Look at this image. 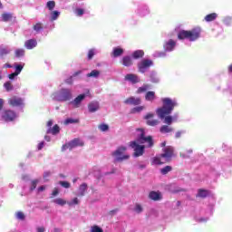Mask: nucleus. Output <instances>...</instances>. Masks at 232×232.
Instances as JSON below:
<instances>
[{
  "instance_id": "f257e3e1",
  "label": "nucleus",
  "mask_w": 232,
  "mask_h": 232,
  "mask_svg": "<svg viewBox=\"0 0 232 232\" xmlns=\"http://www.w3.org/2000/svg\"><path fill=\"white\" fill-rule=\"evenodd\" d=\"M162 107L157 110L158 116L161 120L164 119V124L171 126V124L173 123V117L168 115H169L173 111L175 106H177V102L169 98H164L162 99Z\"/></svg>"
},
{
  "instance_id": "f03ea898",
  "label": "nucleus",
  "mask_w": 232,
  "mask_h": 232,
  "mask_svg": "<svg viewBox=\"0 0 232 232\" xmlns=\"http://www.w3.org/2000/svg\"><path fill=\"white\" fill-rule=\"evenodd\" d=\"M200 34H202V29L200 27H194L191 30L186 31L181 30L178 33V39L179 41H184V39H188L191 43L200 39Z\"/></svg>"
},
{
  "instance_id": "7ed1b4c3",
  "label": "nucleus",
  "mask_w": 232,
  "mask_h": 232,
  "mask_svg": "<svg viewBox=\"0 0 232 232\" xmlns=\"http://www.w3.org/2000/svg\"><path fill=\"white\" fill-rule=\"evenodd\" d=\"M127 148L124 146L119 147L115 151L112 152V157H114L115 162H122L124 160H128L130 159V155L124 154L126 152Z\"/></svg>"
},
{
  "instance_id": "20e7f679",
  "label": "nucleus",
  "mask_w": 232,
  "mask_h": 232,
  "mask_svg": "<svg viewBox=\"0 0 232 232\" xmlns=\"http://www.w3.org/2000/svg\"><path fill=\"white\" fill-rule=\"evenodd\" d=\"M175 157V148L172 146H167L163 149V153L160 154V158L164 159L165 162H171V159Z\"/></svg>"
},
{
  "instance_id": "39448f33",
  "label": "nucleus",
  "mask_w": 232,
  "mask_h": 232,
  "mask_svg": "<svg viewBox=\"0 0 232 232\" xmlns=\"http://www.w3.org/2000/svg\"><path fill=\"white\" fill-rule=\"evenodd\" d=\"M153 66V61L150 59H143L138 63V72L140 73H146L150 68Z\"/></svg>"
},
{
  "instance_id": "423d86ee",
  "label": "nucleus",
  "mask_w": 232,
  "mask_h": 232,
  "mask_svg": "<svg viewBox=\"0 0 232 232\" xmlns=\"http://www.w3.org/2000/svg\"><path fill=\"white\" fill-rule=\"evenodd\" d=\"M138 131H140V137L138 139V142L140 144H145L147 142L148 148H152L153 146V138L151 136H144V130L142 129H138Z\"/></svg>"
},
{
  "instance_id": "0eeeda50",
  "label": "nucleus",
  "mask_w": 232,
  "mask_h": 232,
  "mask_svg": "<svg viewBox=\"0 0 232 232\" xmlns=\"http://www.w3.org/2000/svg\"><path fill=\"white\" fill-rule=\"evenodd\" d=\"M79 146H84V142H82L80 139L75 138L74 140L63 145L62 147V151H66V150H73V148H77Z\"/></svg>"
},
{
  "instance_id": "6e6552de",
  "label": "nucleus",
  "mask_w": 232,
  "mask_h": 232,
  "mask_svg": "<svg viewBox=\"0 0 232 232\" xmlns=\"http://www.w3.org/2000/svg\"><path fill=\"white\" fill-rule=\"evenodd\" d=\"M16 118H17V114L15 113V111H14L12 110H5L2 113V119L5 122H12V121H15Z\"/></svg>"
},
{
  "instance_id": "1a4fd4ad",
  "label": "nucleus",
  "mask_w": 232,
  "mask_h": 232,
  "mask_svg": "<svg viewBox=\"0 0 232 232\" xmlns=\"http://www.w3.org/2000/svg\"><path fill=\"white\" fill-rule=\"evenodd\" d=\"M72 99V91L70 89H61L58 94V101L65 102L66 101H70Z\"/></svg>"
},
{
  "instance_id": "9d476101",
  "label": "nucleus",
  "mask_w": 232,
  "mask_h": 232,
  "mask_svg": "<svg viewBox=\"0 0 232 232\" xmlns=\"http://www.w3.org/2000/svg\"><path fill=\"white\" fill-rule=\"evenodd\" d=\"M130 146L134 150V157H141V155H144V146L137 144L136 140L130 141Z\"/></svg>"
},
{
  "instance_id": "9b49d317",
  "label": "nucleus",
  "mask_w": 232,
  "mask_h": 232,
  "mask_svg": "<svg viewBox=\"0 0 232 232\" xmlns=\"http://www.w3.org/2000/svg\"><path fill=\"white\" fill-rule=\"evenodd\" d=\"M8 104L13 108H17L18 106H23V100L17 96H13L8 99Z\"/></svg>"
},
{
  "instance_id": "f8f14e48",
  "label": "nucleus",
  "mask_w": 232,
  "mask_h": 232,
  "mask_svg": "<svg viewBox=\"0 0 232 232\" xmlns=\"http://www.w3.org/2000/svg\"><path fill=\"white\" fill-rule=\"evenodd\" d=\"M176 46H177V42L173 39H170L168 42H165L163 48L165 52H173Z\"/></svg>"
},
{
  "instance_id": "ddd939ff",
  "label": "nucleus",
  "mask_w": 232,
  "mask_h": 232,
  "mask_svg": "<svg viewBox=\"0 0 232 232\" xmlns=\"http://www.w3.org/2000/svg\"><path fill=\"white\" fill-rule=\"evenodd\" d=\"M149 198L154 202L162 200V193L160 191L152 190L149 193Z\"/></svg>"
},
{
  "instance_id": "4468645a",
  "label": "nucleus",
  "mask_w": 232,
  "mask_h": 232,
  "mask_svg": "<svg viewBox=\"0 0 232 232\" xmlns=\"http://www.w3.org/2000/svg\"><path fill=\"white\" fill-rule=\"evenodd\" d=\"M142 102L140 98L130 96L124 101V104H130L132 106H139Z\"/></svg>"
},
{
  "instance_id": "2eb2a0df",
  "label": "nucleus",
  "mask_w": 232,
  "mask_h": 232,
  "mask_svg": "<svg viewBox=\"0 0 232 232\" xmlns=\"http://www.w3.org/2000/svg\"><path fill=\"white\" fill-rule=\"evenodd\" d=\"M85 98L86 94H80L74 99V101L71 102V104H72L74 108H79V106H81V102H82Z\"/></svg>"
},
{
  "instance_id": "dca6fc26",
  "label": "nucleus",
  "mask_w": 232,
  "mask_h": 232,
  "mask_svg": "<svg viewBox=\"0 0 232 232\" xmlns=\"http://www.w3.org/2000/svg\"><path fill=\"white\" fill-rule=\"evenodd\" d=\"M125 81H129L130 82H132V84H137V82H140V80H139V76L133 73H129L125 75Z\"/></svg>"
},
{
  "instance_id": "f3484780",
  "label": "nucleus",
  "mask_w": 232,
  "mask_h": 232,
  "mask_svg": "<svg viewBox=\"0 0 232 232\" xmlns=\"http://www.w3.org/2000/svg\"><path fill=\"white\" fill-rule=\"evenodd\" d=\"M145 119L147 121L148 126H157V124H159V120H150L153 119V113H148L145 116Z\"/></svg>"
},
{
  "instance_id": "a211bd4d",
  "label": "nucleus",
  "mask_w": 232,
  "mask_h": 232,
  "mask_svg": "<svg viewBox=\"0 0 232 232\" xmlns=\"http://www.w3.org/2000/svg\"><path fill=\"white\" fill-rule=\"evenodd\" d=\"M24 46L27 50H33V48H35L37 46V40L35 39H30L25 41Z\"/></svg>"
},
{
  "instance_id": "6ab92c4d",
  "label": "nucleus",
  "mask_w": 232,
  "mask_h": 232,
  "mask_svg": "<svg viewBox=\"0 0 232 232\" xmlns=\"http://www.w3.org/2000/svg\"><path fill=\"white\" fill-rule=\"evenodd\" d=\"M99 108H100L99 102H92L88 104V110L90 113H95V111H98Z\"/></svg>"
},
{
  "instance_id": "aec40b11",
  "label": "nucleus",
  "mask_w": 232,
  "mask_h": 232,
  "mask_svg": "<svg viewBox=\"0 0 232 232\" xmlns=\"http://www.w3.org/2000/svg\"><path fill=\"white\" fill-rule=\"evenodd\" d=\"M124 53V49L121 47H114L111 53V57H121Z\"/></svg>"
},
{
  "instance_id": "412c9836",
  "label": "nucleus",
  "mask_w": 232,
  "mask_h": 232,
  "mask_svg": "<svg viewBox=\"0 0 232 232\" xmlns=\"http://www.w3.org/2000/svg\"><path fill=\"white\" fill-rule=\"evenodd\" d=\"M121 64H123V66H132L133 65V60L131 59L130 56H124L121 60Z\"/></svg>"
},
{
  "instance_id": "4be33fe9",
  "label": "nucleus",
  "mask_w": 232,
  "mask_h": 232,
  "mask_svg": "<svg viewBox=\"0 0 232 232\" xmlns=\"http://www.w3.org/2000/svg\"><path fill=\"white\" fill-rule=\"evenodd\" d=\"M156 96H155V92L153 91H149L145 94V101H148L150 102H153L155 101Z\"/></svg>"
},
{
  "instance_id": "5701e85b",
  "label": "nucleus",
  "mask_w": 232,
  "mask_h": 232,
  "mask_svg": "<svg viewBox=\"0 0 232 232\" xmlns=\"http://www.w3.org/2000/svg\"><path fill=\"white\" fill-rule=\"evenodd\" d=\"M61 132L59 125L55 124L53 128H49L46 133H52V135H57Z\"/></svg>"
},
{
  "instance_id": "b1692460",
  "label": "nucleus",
  "mask_w": 232,
  "mask_h": 232,
  "mask_svg": "<svg viewBox=\"0 0 232 232\" xmlns=\"http://www.w3.org/2000/svg\"><path fill=\"white\" fill-rule=\"evenodd\" d=\"M88 189V185L83 183L79 188V194L78 197H84L86 195V190Z\"/></svg>"
},
{
  "instance_id": "393cba45",
  "label": "nucleus",
  "mask_w": 232,
  "mask_h": 232,
  "mask_svg": "<svg viewBox=\"0 0 232 232\" xmlns=\"http://www.w3.org/2000/svg\"><path fill=\"white\" fill-rule=\"evenodd\" d=\"M33 30H34L36 34H39V32H43V30H44V24H43L41 22H38L33 25Z\"/></svg>"
},
{
  "instance_id": "a878e982",
  "label": "nucleus",
  "mask_w": 232,
  "mask_h": 232,
  "mask_svg": "<svg viewBox=\"0 0 232 232\" xmlns=\"http://www.w3.org/2000/svg\"><path fill=\"white\" fill-rule=\"evenodd\" d=\"M217 17H218V14H217V13H211L205 16V21L207 23H211V21H215Z\"/></svg>"
},
{
  "instance_id": "bb28decb",
  "label": "nucleus",
  "mask_w": 232,
  "mask_h": 232,
  "mask_svg": "<svg viewBox=\"0 0 232 232\" xmlns=\"http://www.w3.org/2000/svg\"><path fill=\"white\" fill-rule=\"evenodd\" d=\"M209 195V190H206L203 188H199L198 190L197 197H199L200 198H206Z\"/></svg>"
},
{
  "instance_id": "cd10ccee",
  "label": "nucleus",
  "mask_w": 232,
  "mask_h": 232,
  "mask_svg": "<svg viewBox=\"0 0 232 232\" xmlns=\"http://www.w3.org/2000/svg\"><path fill=\"white\" fill-rule=\"evenodd\" d=\"M142 57H144V51L142 50H137L132 53L133 59H142Z\"/></svg>"
},
{
  "instance_id": "c85d7f7f",
  "label": "nucleus",
  "mask_w": 232,
  "mask_h": 232,
  "mask_svg": "<svg viewBox=\"0 0 232 232\" xmlns=\"http://www.w3.org/2000/svg\"><path fill=\"white\" fill-rule=\"evenodd\" d=\"M13 18L14 14L11 13H4L2 14V21H4V23H8V21H12Z\"/></svg>"
},
{
  "instance_id": "c756f323",
  "label": "nucleus",
  "mask_w": 232,
  "mask_h": 232,
  "mask_svg": "<svg viewBox=\"0 0 232 232\" xmlns=\"http://www.w3.org/2000/svg\"><path fill=\"white\" fill-rule=\"evenodd\" d=\"M160 133H171V131H173V128L169 125H163L160 128Z\"/></svg>"
},
{
  "instance_id": "7c9ffc66",
  "label": "nucleus",
  "mask_w": 232,
  "mask_h": 232,
  "mask_svg": "<svg viewBox=\"0 0 232 232\" xmlns=\"http://www.w3.org/2000/svg\"><path fill=\"white\" fill-rule=\"evenodd\" d=\"M150 88H151L150 84H143L141 87H140L137 90L136 93H138V94L144 93V92H148V90H150Z\"/></svg>"
},
{
  "instance_id": "2f4dec72",
  "label": "nucleus",
  "mask_w": 232,
  "mask_h": 232,
  "mask_svg": "<svg viewBox=\"0 0 232 232\" xmlns=\"http://www.w3.org/2000/svg\"><path fill=\"white\" fill-rule=\"evenodd\" d=\"M172 170H173V167L167 165L160 169V173L161 175H168V173H169V171H172Z\"/></svg>"
},
{
  "instance_id": "473e14b6",
  "label": "nucleus",
  "mask_w": 232,
  "mask_h": 232,
  "mask_svg": "<svg viewBox=\"0 0 232 232\" xmlns=\"http://www.w3.org/2000/svg\"><path fill=\"white\" fill-rule=\"evenodd\" d=\"M53 203L57 204L58 206H66V204H68V201L61 198H58L56 199H53Z\"/></svg>"
},
{
  "instance_id": "72a5a7b5",
  "label": "nucleus",
  "mask_w": 232,
  "mask_h": 232,
  "mask_svg": "<svg viewBox=\"0 0 232 232\" xmlns=\"http://www.w3.org/2000/svg\"><path fill=\"white\" fill-rule=\"evenodd\" d=\"M101 75V72L98 70H92L90 73H87V77H93L97 79Z\"/></svg>"
},
{
  "instance_id": "f704fd0d",
  "label": "nucleus",
  "mask_w": 232,
  "mask_h": 232,
  "mask_svg": "<svg viewBox=\"0 0 232 232\" xmlns=\"http://www.w3.org/2000/svg\"><path fill=\"white\" fill-rule=\"evenodd\" d=\"M165 161H162L160 156V157H154L152 160V164H156L157 166H160L164 164Z\"/></svg>"
},
{
  "instance_id": "c9c22d12",
  "label": "nucleus",
  "mask_w": 232,
  "mask_h": 232,
  "mask_svg": "<svg viewBox=\"0 0 232 232\" xmlns=\"http://www.w3.org/2000/svg\"><path fill=\"white\" fill-rule=\"evenodd\" d=\"M79 123V120H75V119H72V118H68L64 121V124L65 125H68V124H77Z\"/></svg>"
},
{
  "instance_id": "e433bc0d",
  "label": "nucleus",
  "mask_w": 232,
  "mask_h": 232,
  "mask_svg": "<svg viewBox=\"0 0 232 232\" xmlns=\"http://www.w3.org/2000/svg\"><path fill=\"white\" fill-rule=\"evenodd\" d=\"M15 57H24V49H16L14 52Z\"/></svg>"
},
{
  "instance_id": "4c0bfd02",
  "label": "nucleus",
  "mask_w": 232,
  "mask_h": 232,
  "mask_svg": "<svg viewBox=\"0 0 232 232\" xmlns=\"http://www.w3.org/2000/svg\"><path fill=\"white\" fill-rule=\"evenodd\" d=\"M60 14L61 13H59L58 11H53L51 13V21H56V19H58Z\"/></svg>"
},
{
  "instance_id": "58836bf2",
  "label": "nucleus",
  "mask_w": 232,
  "mask_h": 232,
  "mask_svg": "<svg viewBox=\"0 0 232 232\" xmlns=\"http://www.w3.org/2000/svg\"><path fill=\"white\" fill-rule=\"evenodd\" d=\"M4 87L5 88L6 92H12V90H14V85L10 82H6L4 84Z\"/></svg>"
},
{
  "instance_id": "ea45409f",
  "label": "nucleus",
  "mask_w": 232,
  "mask_h": 232,
  "mask_svg": "<svg viewBox=\"0 0 232 232\" xmlns=\"http://www.w3.org/2000/svg\"><path fill=\"white\" fill-rule=\"evenodd\" d=\"M98 128L101 131H108V130H110V126H108V124L105 123L100 124Z\"/></svg>"
},
{
  "instance_id": "a19ab883",
  "label": "nucleus",
  "mask_w": 232,
  "mask_h": 232,
  "mask_svg": "<svg viewBox=\"0 0 232 232\" xmlns=\"http://www.w3.org/2000/svg\"><path fill=\"white\" fill-rule=\"evenodd\" d=\"M48 10L52 11L55 8V1H48L46 4Z\"/></svg>"
},
{
  "instance_id": "79ce46f5",
  "label": "nucleus",
  "mask_w": 232,
  "mask_h": 232,
  "mask_svg": "<svg viewBox=\"0 0 232 232\" xmlns=\"http://www.w3.org/2000/svg\"><path fill=\"white\" fill-rule=\"evenodd\" d=\"M144 108V106L134 107L133 109H131V113H140V111H142Z\"/></svg>"
},
{
  "instance_id": "37998d69",
  "label": "nucleus",
  "mask_w": 232,
  "mask_h": 232,
  "mask_svg": "<svg viewBox=\"0 0 232 232\" xmlns=\"http://www.w3.org/2000/svg\"><path fill=\"white\" fill-rule=\"evenodd\" d=\"M37 184H39V180L38 179H34L33 181H31L30 190L34 191V189H35V188H37Z\"/></svg>"
},
{
  "instance_id": "c03bdc74",
  "label": "nucleus",
  "mask_w": 232,
  "mask_h": 232,
  "mask_svg": "<svg viewBox=\"0 0 232 232\" xmlns=\"http://www.w3.org/2000/svg\"><path fill=\"white\" fill-rule=\"evenodd\" d=\"M94 55H95V50L90 49L87 54L88 60L92 61Z\"/></svg>"
},
{
  "instance_id": "a18cd8bd",
  "label": "nucleus",
  "mask_w": 232,
  "mask_h": 232,
  "mask_svg": "<svg viewBox=\"0 0 232 232\" xmlns=\"http://www.w3.org/2000/svg\"><path fill=\"white\" fill-rule=\"evenodd\" d=\"M16 218H18V220H24L26 217L24 216V213H23L22 211H18L16 212Z\"/></svg>"
},
{
  "instance_id": "49530a36",
  "label": "nucleus",
  "mask_w": 232,
  "mask_h": 232,
  "mask_svg": "<svg viewBox=\"0 0 232 232\" xmlns=\"http://www.w3.org/2000/svg\"><path fill=\"white\" fill-rule=\"evenodd\" d=\"M59 184L63 188H65V189H68L71 187L70 182H68V181H59Z\"/></svg>"
},
{
  "instance_id": "de8ad7c7",
  "label": "nucleus",
  "mask_w": 232,
  "mask_h": 232,
  "mask_svg": "<svg viewBox=\"0 0 232 232\" xmlns=\"http://www.w3.org/2000/svg\"><path fill=\"white\" fill-rule=\"evenodd\" d=\"M68 206H77L79 204V198H74L72 201L67 202Z\"/></svg>"
},
{
  "instance_id": "09e8293b",
  "label": "nucleus",
  "mask_w": 232,
  "mask_h": 232,
  "mask_svg": "<svg viewBox=\"0 0 232 232\" xmlns=\"http://www.w3.org/2000/svg\"><path fill=\"white\" fill-rule=\"evenodd\" d=\"M91 232H104V230H102L99 226H93Z\"/></svg>"
},
{
  "instance_id": "8fccbe9b",
  "label": "nucleus",
  "mask_w": 232,
  "mask_h": 232,
  "mask_svg": "<svg viewBox=\"0 0 232 232\" xmlns=\"http://www.w3.org/2000/svg\"><path fill=\"white\" fill-rule=\"evenodd\" d=\"M14 68H15L14 72H16L18 75H19V73H21V72H23V65H21V64L15 65Z\"/></svg>"
},
{
  "instance_id": "3c124183",
  "label": "nucleus",
  "mask_w": 232,
  "mask_h": 232,
  "mask_svg": "<svg viewBox=\"0 0 232 232\" xmlns=\"http://www.w3.org/2000/svg\"><path fill=\"white\" fill-rule=\"evenodd\" d=\"M75 14L76 15L81 17V15H84V9L77 8L75 9Z\"/></svg>"
},
{
  "instance_id": "603ef678",
  "label": "nucleus",
  "mask_w": 232,
  "mask_h": 232,
  "mask_svg": "<svg viewBox=\"0 0 232 232\" xmlns=\"http://www.w3.org/2000/svg\"><path fill=\"white\" fill-rule=\"evenodd\" d=\"M10 53V51L6 48L0 49V55L3 57V55H8Z\"/></svg>"
},
{
  "instance_id": "864d4df0",
  "label": "nucleus",
  "mask_w": 232,
  "mask_h": 232,
  "mask_svg": "<svg viewBox=\"0 0 232 232\" xmlns=\"http://www.w3.org/2000/svg\"><path fill=\"white\" fill-rule=\"evenodd\" d=\"M184 133H186V131H184V130L177 131L175 134L176 139H180L182 137V135H184Z\"/></svg>"
},
{
  "instance_id": "5fc2aeb1",
  "label": "nucleus",
  "mask_w": 232,
  "mask_h": 232,
  "mask_svg": "<svg viewBox=\"0 0 232 232\" xmlns=\"http://www.w3.org/2000/svg\"><path fill=\"white\" fill-rule=\"evenodd\" d=\"M190 153H193L192 150H187L186 153H180V157H182L183 159H188V154L190 155Z\"/></svg>"
},
{
  "instance_id": "6e6d98bb",
  "label": "nucleus",
  "mask_w": 232,
  "mask_h": 232,
  "mask_svg": "<svg viewBox=\"0 0 232 232\" xmlns=\"http://www.w3.org/2000/svg\"><path fill=\"white\" fill-rule=\"evenodd\" d=\"M135 211L136 213H142V206H140V204H137L135 207Z\"/></svg>"
},
{
  "instance_id": "4d7b16f0",
  "label": "nucleus",
  "mask_w": 232,
  "mask_h": 232,
  "mask_svg": "<svg viewBox=\"0 0 232 232\" xmlns=\"http://www.w3.org/2000/svg\"><path fill=\"white\" fill-rule=\"evenodd\" d=\"M57 195H59V188H54L51 198H53V197H57Z\"/></svg>"
},
{
  "instance_id": "13d9d810",
  "label": "nucleus",
  "mask_w": 232,
  "mask_h": 232,
  "mask_svg": "<svg viewBox=\"0 0 232 232\" xmlns=\"http://www.w3.org/2000/svg\"><path fill=\"white\" fill-rule=\"evenodd\" d=\"M66 84H73V76H71L65 80Z\"/></svg>"
},
{
  "instance_id": "bf43d9fd",
  "label": "nucleus",
  "mask_w": 232,
  "mask_h": 232,
  "mask_svg": "<svg viewBox=\"0 0 232 232\" xmlns=\"http://www.w3.org/2000/svg\"><path fill=\"white\" fill-rule=\"evenodd\" d=\"M3 108H5V100L0 98V113L3 111Z\"/></svg>"
},
{
  "instance_id": "052dcab7",
  "label": "nucleus",
  "mask_w": 232,
  "mask_h": 232,
  "mask_svg": "<svg viewBox=\"0 0 232 232\" xmlns=\"http://www.w3.org/2000/svg\"><path fill=\"white\" fill-rule=\"evenodd\" d=\"M17 75H19V74L16 72H13V73L9 74L8 77L11 81H14L15 79V77H17Z\"/></svg>"
},
{
  "instance_id": "680f3d73",
  "label": "nucleus",
  "mask_w": 232,
  "mask_h": 232,
  "mask_svg": "<svg viewBox=\"0 0 232 232\" xmlns=\"http://www.w3.org/2000/svg\"><path fill=\"white\" fill-rule=\"evenodd\" d=\"M158 57H166V52H158L156 53Z\"/></svg>"
},
{
  "instance_id": "e2e57ef3",
  "label": "nucleus",
  "mask_w": 232,
  "mask_h": 232,
  "mask_svg": "<svg viewBox=\"0 0 232 232\" xmlns=\"http://www.w3.org/2000/svg\"><path fill=\"white\" fill-rule=\"evenodd\" d=\"M50 175H52V172H50V171H45V172L44 173V179L45 180H48L47 179H48V177H50Z\"/></svg>"
},
{
  "instance_id": "0e129e2a",
  "label": "nucleus",
  "mask_w": 232,
  "mask_h": 232,
  "mask_svg": "<svg viewBox=\"0 0 232 232\" xmlns=\"http://www.w3.org/2000/svg\"><path fill=\"white\" fill-rule=\"evenodd\" d=\"M46 126H47V128H52V126H53V121L49 120V121H47Z\"/></svg>"
},
{
  "instance_id": "69168bd1",
  "label": "nucleus",
  "mask_w": 232,
  "mask_h": 232,
  "mask_svg": "<svg viewBox=\"0 0 232 232\" xmlns=\"http://www.w3.org/2000/svg\"><path fill=\"white\" fill-rule=\"evenodd\" d=\"M43 148H44V141H41V142L38 144V150H43Z\"/></svg>"
},
{
  "instance_id": "338daca9",
  "label": "nucleus",
  "mask_w": 232,
  "mask_h": 232,
  "mask_svg": "<svg viewBox=\"0 0 232 232\" xmlns=\"http://www.w3.org/2000/svg\"><path fill=\"white\" fill-rule=\"evenodd\" d=\"M151 82H159V79L154 78L153 74H150Z\"/></svg>"
},
{
  "instance_id": "774afa93",
  "label": "nucleus",
  "mask_w": 232,
  "mask_h": 232,
  "mask_svg": "<svg viewBox=\"0 0 232 232\" xmlns=\"http://www.w3.org/2000/svg\"><path fill=\"white\" fill-rule=\"evenodd\" d=\"M37 232H44V227H37Z\"/></svg>"
}]
</instances>
